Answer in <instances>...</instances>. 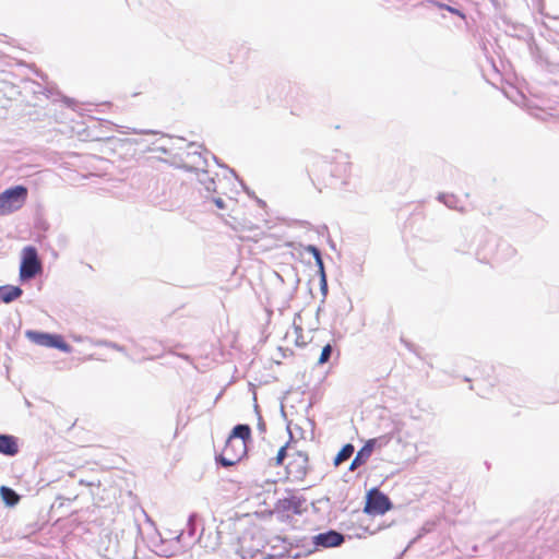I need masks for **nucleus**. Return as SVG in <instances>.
Returning a JSON list of instances; mask_svg holds the SVG:
<instances>
[{"label": "nucleus", "instance_id": "nucleus-7", "mask_svg": "<svg viewBox=\"0 0 559 559\" xmlns=\"http://www.w3.org/2000/svg\"><path fill=\"white\" fill-rule=\"evenodd\" d=\"M302 500L296 496H289L283 499H280L276 504L275 509L277 512L282 513H288L293 512L294 514H299L302 509Z\"/></svg>", "mask_w": 559, "mask_h": 559}, {"label": "nucleus", "instance_id": "nucleus-5", "mask_svg": "<svg viewBox=\"0 0 559 559\" xmlns=\"http://www.w3.org/2000/svg\"><path fill=\"white\" fill-rule=\"evenodd\" d=\"M25 336L34 344L43 347L58 348L64 353H69L71 349V346L63 340L61 335L58 334H49L28 330L25 332Z\"/></svg>", "mask_w": 559, "mask_h": 559}, {"label": "nucleus", "instance_id": "nucleus-4", "mask_svg": "<svg viewBox=\"0 0 559 559\" xmlns=\"http://www.w3.org/2000/svg\"><path fill=\"white\" fill-rule=\"evenodd\" d=\"M392 509V503L386 495L378 488L367 492L364 512L369 515H382Z\"/></svg>", "mask_w": 559, "mask_h": 559}, {"label": "nucleus", "instance_id": "nucleus-8", "mask_svg": "<svg viewBox=\"0 0 559 559\" xmlns=\"http://www.w3.org/2000/svg\"><path fill=\"white\" fill-rule=\"evenodd\" d=\"M377 440L369 439L365 445L357 452L356 456L352 461L349 465V471H355L359 466L364 465L372 454V451L376 447Z\"/></svg>", "mask_w": 559, "mask_h": 559}, {"label": "nucleus", "instance_id": "nucleus-6", "mask_svg": "<svg viewBox=\"0 0 559 559\" xmlns=\"http://www.w3.org/2000/svg\"><path fill=\"white\" fill-rule=\"evenodd\" d=\"M41 272V263L34 247H25L22 252V262L20 266L21 280H29Z\"/></svg>", "mask_w": 559, "mask_h": 559}, {"label": "nucleus", "instance_id": "nucleus-13", "mask_svg": "<svg viewBox=\"0 0 559 559\" xmlns=\"http://www.w3.org/2000/svg\"><path fill=\"white\" fill-rule=\"evenodd\" d=\"M354 445L350 444V443H347L345 444L341 450L340 452L336 454L335 459H334V465L335 466H338L340 464H342L343 462H345L346 460H348L353 453H354Z\"/></svg>", "mask_w": 559, "mask_h": 559}, {"label": "nucleus", "instance_id": "nucleus-11", "mask_svg": "<svg viewBox=\"0 0 559 559\" xmlns=\"http://www.w3.org/2000/svg\"><path fill=\"white\" fill-rule=\"evenodd\" d=\"M19 451L15 438L8 435H0V452L5 455H14Z\"/></svg>", "mask_w": 559, "mask_h": 559}, {"label": "nucleus", "instance_id": "nucleus-2", "mask_svg": "<svg viewBox=\"0 0 559 559\" xmlns=\"http://www.w3.org/2000/svg\"><path fill=\"white\" fill-rule=\"evenodd\" d=\"M285 459L288 460L285 465L286 478L290 481H302L308 473V455L286 443L277 451L273 465H283Z\"/></svg>", "mask_w": 559, "mask_h": 559}, {"label": "nucleus", "instance_id": "nucleus-1", "mask_svg": "<svg viewBox=\"0 0 559 559\" xmlns=\"http://www.w3.org/2000/svg\"><path fill=\"white\" fill-rule=\"evenodd\" d=\"M252 431L249 425H237L229 433L224 448L216 457L223 466H234L247 454L248 442L251 441Z\"/></svg>", "mask_w": 559, "mask_h": 559}, {"label": "nucleus", "instance_id": "nucleus-16", "mask_svg": "<svg viewBox=\"0 0 559 559\" xmlns=\"http://www.w3.org/2000/svg\"><path fill=\"white\" fill-rule=\"evenodd\" d=\"M331 353H332V346H331L330 344H326V345L322 348V352H321V355H320V357H319L318 362H319L320 365L325 364V362L330 359Z\"/></svg>", "mask_w": 559, "mask_h": 559}, {"label": "nucleus", "instance_id": "nucleus-18", "mask_svg": "<svg viewBox=\"0 0 559 559\" xmlns=\"http://www.w3.org/2000/svg\"><path fill=\"white\" fill-rule=\"evenodd\" d=\"M439 7H440V8H442V9H445V10H448V11L452 12V13H459V11H457V10H455V9H453V8L449 7V5L439 4Z\"/></svg>", "mask_w": 559, "mask_h": 559}, {"label": "nucleus", "instance_id": "nucleus-9", "mask_svg": "<svg viewBox=\"0 0 559 559\" xmlns=\"http://www.w3.org/2000/svg\"><path fill=\"white\" fill-rule=\"evenodd\" d=\"M344 542V536L335 531L321 533L314 537V544L325 548L340 546Z\"/></svg>", "mask_w": 559, "mask_h": 559}, {"label": "nucleus", "instance_id": "nucleus-14", "mask_svg": "<svg viewBox=\"0 0 559 559\" xmlns=\"http://www.w3.org/2000/svg\"><path fill=\"white\" fill-rule=\"evenodd\" d=\"M322 170H329L332 176L337 178H345L348 174V163L344 162L340 167L336 169H332L329 167V165H323Z\"/></svg>", "mask_w": 559, "mask_h": 559}, {"label": "nucleus", "instance_id": "nucleus-12", "mask_svg": "<svg viewBox=\"0 0 559 559\" xmlns=\"http://www.w3.org/2000/svg\"><path fill=\"white\" fill-rule=\"evenodd\" d=\"M0 495L4 503L9 507L15 506L20 501V496L11 488L2 486Z\"/></svg>", "mask_w": 559, "mask_h": 559}, {"label": "nucleus", "instance_id": "nucleus-3", "mask_svg": "<svg viewBox=\"0 0 559 559\" xmlns=\"http://www.w3.org/2000/svg\"><path fill=\"white\" fill-rule=\"evenodd\" d=\"M28 190L24 186H15L0 193V216L22 209L27 200Z\"/></svg>", "mask_w": 559, "mask_h": 559}, {"label": "nucleus", "instance_id": "nucleus-10", "mask_svg": "<svg viewBox=\"0 0 559 559\" xmlns=\"http://www.w3.org/2000/svg\"><path fill=\"white\" fill-rule=\"evenodd\" d=\"M23 294V290L19 286L4 285L0 286V300L9 304Z\"/></svg>", "mask_w": 559, "mask_h": 559}, {"label": "nucleus", "instance_id": "nucleus-17", "mask_svg": "<svg viewBox=\"0 0 559 559\" xmlns=\"http://www.w3.org/2000/svg\"><path fill=\"white\" fill-rule=\"evenodd\" d=\"M214 203H215V205H216L218 209H224V207H225L224 201H223L221 198L215 199V200H214Z\"/></svg>", "mask_w": 559, "mask_h": 559}, {"label": "nucleus", "instance_id": "nucleus-15", "mask_svg": "<svg viewBox=\"0 0 559 559\" xmlns=\"http://www.w3.org/2000/svg\"><path fill=\"white\" fill-rule=\"evenodd\" d=\"M306 250L313 255L316 263L319 267V271H320L322 277L324 278V265H323L320 250L316 246H312V245L308 246Z\"/></svg>", "mask_w": 559, "mask_h": 559}]
</instances>
